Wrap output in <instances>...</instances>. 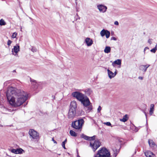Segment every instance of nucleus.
Here are the masks:
<instances>
[{
  "mask_svg": "<svg viewBox=\"0 0 157 157\" xmlns=\"http://www.w3.org/2000/svg\"><path fill=\"white\" fill-rule=\"evenodd\" d=\"M7 99L9 103L15 107L21 105L27 99V93L23 91L10 87L6 92Z\"/></svg>",
  "mask_w": 157,
  "mask_h": 157,
  "instance_id": "f257e3e1",
  "label": "nucleus"
},
{
  "mask_svg": "<svg viewBox=\"0 0 157 157\" xmlns=\"http://www.w3.org/2000/svg\"><path fill=\"white\" fill-rule=\"evenodd\" d=\"M72 95L81 102L84 108H87V109L86 110L87 112H89L92 109V105L89 98L84 94L79 92L75 91L72 93Z\"/></svg>",
  "mask_w": 157,
  "mask_h": 157,
  "instance_id": "f03ea898",
  "label": "nucleus"
},
{
  "mask_svg": "<svg viewBox=\"0 0 157 157\" xmlns=\"http://www.w3.org/2000/svg\"><path fill=\"white\" fill-rule=\"evenodd\" d=\"M95 157H110V152L107 148L105 147L102 148L98 151Z\"/></svg>",
  "mask_w": 157,
  "mask_h": 157,
  "instance_id": "7ed1b4c3",
  "label": "nucleus"
},
{
  "mask_svg": "<svg viewBox=\"0 0 157 157\" xmlns=\"http://www.w3.org/2000/svg\"><path fill=\"white\" fill-rule=\"evenodd\" d=\"M84 122V121L82 119H78L72 123V126L75 129L81 131Z\"/></svg>",
  "mask_w": 157,
  "mask_h": 157,
  "instance_id": "20e7f679",
  "label": "nucleus"
},
{
  "mask_svg": "<svg viewBox=\"0 0 157 157\" xmlns=\"http://www.w3.org/2000/svg\"><path fill=\"white\" fill-rule=\"evenodd\" d=\"M101 143L98 140H95L94 141H91L90 142V145L94 151H95L100 146Z\"/></svg>",
  "mask_w": 157,
  "mask_h": 157,
  "instance_id": "39448f33",
  "label": "nucleus"
},
{
  "mask_svg": "<svg viewBox=\"0 0 157 157\" xmlns=\"http://www.w3.org/2000/svg\"><path fill=\"white\" fill-rule=\"evenodd\" d=\"M29 133L31 138L33 139H37L38 138L39 134L37 132L33 129L29 130Z\"/></svg>",
  "mask_w": 157,
  "mask_h": 157,
  "instance_id": "423d86ee",
  "label": "nucleus"
},
{
  "mask_svg": "<svg viewBox=\"0 0 157 157\" xmlns=\"http://www.w3.org/2000/svg\"><path fill=\"white\" fill-rule=\"evenodd\" d=\"M97 9L100 12L105 13L107 9V7L105 6L103 4H99L97 6Z\"/></svg>",
  "mask_w": 157,
  "mask_h": 157,
  "instance_id": "0eeeda50",
  "label": "nucleus"
},
{
  "mask_svg": "<svg viewBox=\"0 0 157 157\" xmlns=\"http://www.w3.org/2000/svg\"><path fill=\"white\" fill-rule=\"evenodd\" d=\"M76 113V110L70 109L67 115L68 118L70 119H72L75 117Z\"/></svg>",
  "mask_w": 157,
  "mask_h": 157,
  "instance_id": "6e6552de",
  "label": "nucleus"
},
{
  "mask_svg": "<svg viewBox=\"0 0 157 157\" xmlns=\"http://www.w3.org/2000/svg\"><path fill=\"white\" fill-rule=\"evenodd\" d=\"M100 34L101 36L102 37L105 35L106 37L107 38H108L110 36V33L109 31L107 30L103 29L100 32Z\"/></svg>",
  "mask_w": 157,
  "mask_h": 157,
  "instance_id": "1a4fd4ad",
  "label": "nucleus"
},
{
  "mask_svg": "<svg viewBox=\"0 0 157 157\" xmlns=\"http://www.w3.org/2000/svg\"><path fill=\"white\" fill-rule=\"evenodd\" d=\"M20 51V47L18 45L14 46L13 48L12 49V54L15 56L17 55V53Z\"/></svg>",
  "mask_w": 157,
  "mask_h": 157,
  "instance_id": "9d476101",
  "label": "nucleus"
},
{
  "mask_svg": "<svg viewBox=\"0 0 157 157\" xmlns=\"http://www.w3.org/2000/svg\"><path fill=\"white\" fill-rule=\"evenodd\" d=\"M81 137L82 138H84L86 140H93L95 139L96 136H93L89 137L84 134H82L81 135Z\"/></svg>",
  "mask_w": 157,
  "mask_h": 157,
  "instance_id": "9b49d317",
  "label": "nucleus"
},
{
  "mask_svg": "<svg viewBox=\"0 0 157 157\" xmlns=\"http://www.w3.org/2000/svg\"><path fill=\"white\" fill-rule=\"evenodd\" d=\"M77 108V103L76 101H71L70 103V109L76 110Z\"/></svg>",
  "mask_w": 157,
  "mask_h": 157,
  "instance_id": "f8f14e48",
  "label": "nucleus"
},
{
  "mask_svg": "<svg viewBox=\"0 0 157 157\" xmlns=\"http://www.w3.org/2000/svg\"><path fill=\"white\" fill-rule=\"evenodd\" d=\"M121 60L120 59H117V60L114 61L112 63V65L113 67H115V65H119V68H120L121 67Z\"/></svg>",
  "mask_w": 157,
  "mask_h": 157,
  "instance_id": "ddd939ff",
  "label": "nucleus"
},
{
  "mask_svg": "<svg viewBox=\"0 0 157 157\" xmlns=\"http://www.w3.org/2000/svg\"><path fill=\"white\" fill-rule=\"evenodd\" d=\"M85 41L88 46H91L93 43V41L92 39L88 37H87L85 39Z\"/></svg>",
  "mask_w": 157,
  "mask_h": 157,
  "instance_id": "4468645a",
  "label": "nucleus"
},
{
  "mask_svg": "<svg viewBox=\"0 0 157 157\" xmlns=\"http://www.w3.org/2000/svg\"><path fill=\"white\" fill-rule=\"evenodd\" d=\"M107 71L108 72V76L110 79H111L114 77L113 73L112 71H110L109 69H107Z\"/></svg>",
  "mask_w": 157,
  "mask_h": 157,
  "instance_id": "2eb2a0df",
  "label": "nucleus"
},
{
  "mask_svg": "<svg viewBox=\"0 0 157 157\" xmlns=\"http://www.w3.org/2000/svg\"><path fill=\"white\" fill-rule=\"evenodd\" d=\"M145 156L147 157H152L154 154L150 151H147L145 153Z\"/></svg>",
  "mask_w": 157,
  "mask_h": 157,
  "instance_id": "dca6fc26",
  "label": "nucleus"
},
{
  "mask_svg": "<svg viewBox=\"0 0 157 157\" xmlns=\"http://www.w3.org/2000/svg\"><path fill=\"white\" fill-rule=\"evenodd\" d=\"M148 142L150 147L153 148L155 146V144L152 140H149Z\"/></svg>",
  "mask_w": 157,
  "mask_h": 157,
  "instance_id": "f3484780",
  "label": "nucleus"
},
{
  "mask_svg": "<svg viewBox=\"0 0 157 157\" xmlns=\"http://www.w3.org/2000/svg\"><path fill=\"white\" fill-rule=\"evenodd\" d=\"M154 105L153 104H151L150 106V109L149 110V114L152 115L153 113V112L154 110Z\"/></svg>",
  "mask_w": 157,
  "mask_h": 157,
  "instance_id": "a211bd4d",
  "label": "nucleus"
},
{
  "mask_svg": "<svg viewBox=\"0 0 157 157\" xmlns=\"http://www.w3.org/2000/svg\"><path fill=\"white\" fill-rule=\"evenodd\" d=\"M139 69L145 72L147 71V67L146 66L141 65L139 67Z\"/></svg>",
  "mask_w": 157,
  "mask_h": 157,
  "instance_id": "6ab92c4d",
  "label": "nucleus"
},
{
  "mask_svg": "<svg viewBox=\"0 0 157 157\" xmlns=\"http://www.w3.org/2000/svg\"><path fill=\"white\" fill-rule=\"evenodd\" d=\"M31 81L32 82V84L33 86L34 89H36V88H37L38 87V84L36 82V81L31 80Z\"/></svg>",
  "mask_w": 157,
  "mask_h": 157,
  "instance_id": "aec40b11",
  "label": "nucleus"
},
{
  "mask_svg": "<svg viewBox=\"0 0 157 157\" xmlns=\"http://www.w3.org/2000/svg\"><path fill=\"white\" fill-rule=\"evenodd\" d=\"M111 51V48L109 46H106L104 50L105 53H108L110 52Z\"/></svg>",
  "mask_w": 157,
  "mask_h": 157,
  "instance_id": "412c9836",
  "label": "nucleus"
},
{
  "mask_svg": "<svg viewBox=\"0 0 157 157\" xmlns=\"http://www.w3.org/2000/svg\"><path fill=\"white\" fill-rule=\"evenodd\" d=\"M70 134L71 136H73L76 137L77 136V134L72 130H71L70 131Z\"/></svg>",
  "mask_w": 157,
  "mask_h": 157,
  "instance_id": "4be33fe9",
  "label": "nucleus"
},
{
  "mask_svg": "<svg viewBox=\"0 0 157 157\" xmlns=\"http://www.w3.org/2000/svg\"><path fill=\"white\" fill-rule=\"evenodd\" d=\"M17 154H22L23 153V152H24V151L22 148H19L17 149Z\"/></svg>",
  "mask_w": 157,
  "mask_h": 157,
  "instance_id": "5701e85b",
  "label": "nucleus"
},
{
  "mask_svg": "<svg viewBox=\"0 0 157 157\" xmlns=\"http://www.w3.org/2000/svg\"><path fill=\"white\" fill-rule=\"evenodd\" d=\"M85 91L86 94L87 95H90L92 92L91 90L90 89H86Z\"/></svg>",
  "mask_w": 157,
  "mask_h": 157,
  "instance_id": "b1692460",
  "label": "nucleus"
},
{
  "mask_svg": "<svg viewBox=\"0 0 157 157\" xmlns=\"http://www.w3.org/2000/svg\"><path fill=\"white\" fill-rule=\"evenodd\" d=\"M9 151L12 153L17 154V149H9Z\"/></svg>",
  "mask_w": 157,
  "mask_h": 157,
  "instance_id": "393cba45",
  "label": "nucleus"
},
{
  "mask_svg": "<svg viewBox=\"0 0 157 157\" xmlns=\"http://www.w3.org/2000/svg\"><path fill=\"white\" fill-rule=\"evenodd\" d=\"M6 23L3 20L1 19L0 20V25H6Z\"/></svg>",
  "mask_w": 157,
  "mask_h": 157,
  "instance_id": "a878e982",
  "label": "nucleus"
},
{
  "mask_svg": "<svg viewBox=\"0 0 157 157\" xmlns=\"http://www.w3.org/2000/svg\"><path fill=\"white\" fill-rule=\"evenodd\" d=\"M66 142H67V139H65V140L62 142V147L64 149H66V147H65V144L66 143Z\"/></svg>",
  "mask_w": 157,
  "mask_h": 157,
  "instance_id": "bb28decb",
  "label": "nucleus"
},
{
  "mask_svg": "<svg viewBox=\"0 0 157 157\" xmlns=\"http://www.w3.org/2000/svg\"><path fill=\"white\" fill-rule=\"evenodd\" d=\"M156 50H157L156 48H155H155H154L153 49L151 50L150 51L151 52H153L154 53H155L156 52Z\"/></svg>",
  "mask_w": 157,
  "mask_h": 157,
  "instance_id": "cd10ccee",
  "label": "nucleus"
},
{
  "mask_svg": "<svg viewBox=\"0 0 157 157\" xmlns=\"http://www.w3.org/2000/svg\"><path fill=\"white\" fill-rule=\"evenodd\" d=\"M17 35V33H13L12 36V38H14L16 37V36Z\"/></svg>",
  "mask_w": 157,
  "mask_h": 157,
  "instance_id": "c85d7f7f",
  "label": "nucleus"
},
{
  "mask_svg": "<svg viewBox=\"0 0 157 157\" xmlns=\"http://www.w3.org/2000/svg\"><path fill=\"white\" fill-rule=\"evenodd\" d=\"M127 119L125 117V116H124L122 119H121V121L123 122H125L127 121Z\"/></svg>",
  "mask_w": 157,
  "mask_h": 157,
  "instance_id": "c756f323",
  "label": "nucleus"
},
{
  "mask_svg": "<svg viewBox=\"0 0 157 157\" xmlns=\"http://www.w3.org/2000/svg\"><path fill=\"white\" fill-rule=\"evenodd\" d=\"M32 51L33 52H36L37 51V49L35 47H32L31 49Z\"/></svg>",
  "mask_w": 157,
  "mask_h": 157,
  "instance_id": "7c9ffc66",
  "label": "nucleus"
},
{
  "mask_svg": "<svg viewBox=\"0 0 157 157\" xmlns=\"http://www.w3.org/2000/svg\"><path fill=\"white\" fill-rule=\"evenodd\" d=\"M104 124L108 126H110L111 125V123L109 122H105Z\"/></svg>",
  "mask_w": 157,
  "mask_h": 157,
  "instance_id": "2f4dec72",
  "label": "nucleus"
},
{
  "mask_svg": "<svg viewBox=\"0 0 157 157\" xmlns=\"http://www.w3.org/2000/svg\"><path fill=\"white\" fill-rule=\"evenodd\" d=\"M12 41L10 40H9L7 42V45L8 46H10L11 44Z\"/></svg>",
  "mask_w": 157,
  "mask_h": 157,
  "instance_id": "473e14b6",
  "label": "nucleus"
},
{
  "mask_svg": "<svg viewBox=\"0 0 157 157\" xmlns=\"http://www.w3.org/2000/svg\"><path fill=\"white\" fill-rule=\"evenodd\" d=\"M101 107L100 106H99L97 109V112L98 113H99L100 111L101 110Z\"/></svg>",
  "mask_w": 157,
  "mask_h": 157,
  "instance_id": "72a5a7b5",
  "label": "nucleus"
},
{
  "mask_svg": "<svg viewBox=\"0 0 157 157\" xmlns=\"http://www.w3.org/2000/svg\"><path fill=\"white\" fill-rule=\"evenodd\" d=\"M111 40H114L116 41V40H117V38H115V37H113H113H112L111 38Z\"/></svg>",
  "mask_w": 157,
  "mask_h": 157,
  "instance_id": "f704fd0d",
  "label": "nucleus"
},
{
  "mask_svg": "<svg viewBox=\"0 0 157 157\" xmlns=\"http://www.w3.org/2000/svg\"><path fill=\"white\" fill-rule=\"evenodd\" d=\"M151 39H149L148 40V42L150 44H151V43H152V41H151Z\"/></svg>",
  "mask_w": 157,
  "mask_h": 157,
  "instance_id": "c9c22d12",
  "label": "nucleus"
},
{
  "mask_svg": "<svg viewBox=\"0 0 157 157\" xmlns=\"http://www.w3.org/2000/svg\"><path fill=\"white\" fill-rule=\"evenodd\" d=\"M114 24L116 25H119L118 22L117 21H115Z\"/></svg>",
  "mask_w": 157,
  "mask_h": 157,
  "instance_id": "e433bc0d",
  "label": "nucleus"
},
{
  "mask_svg": "<svg viewBox=\"0 0 157 157\" xmlns=\"http://www.w3.org/2000/svg\"><path fill=\"white\" fill-rule=\"evenodd\" d=\"M149 49V48L148 47H146L144 48V53L145 52V51L146 50V49Z\"/></svg>",
  "mask_w": 157,
  "mask_h": 157,
  "instance_id": "4c0bfd02",
  "label": "nucleus"
},
{
  "mask_svg": "<svg viewBox=\"0 0 157 157\" xmlns=\"http://www.w3.org/2000/svg\"><path fill=\"white\" fill-rule=\"evenodd\" d=\"M117 71L116 70L115 72H114V73H113V74H114V77L116 76V75L117 74Z\"/></svg>",
  "mask_w": 157,
  "mask_h": 157,
  "instance_id": "58836bf2",
  "label": "nucleus"
},
{
  "mask_svg": "<svg viewBox=\"0 0 157 157\" xmlns=\"http://www.w3.org/2000/svg\"><path fill=\"white\" fill-rule=\"evenodd\" d=\"M138 78L141 80H143V77L140 76L138 77Z\"/></svg>",
  "mask_w": 157,
  "mask_h": 157,
  "instance_id": "ea45409f",
  "label": "nucleus"
},
{
  "mask_svg": "<svg viewBox=\"0 0 157 157\" xmlns=\"http://www.w3.org/2000/svg\"><path fill=\"white\" fill-rule=\"evenodd\" d=\"M52 140L53 141L54 143H57L56 141L54 140L53 138L52 139Z\"/></svg>",
  "mask_w": 157,
  "mask_h": 157,
  "instance_id": "a19ab883",
  "label": "nucleus"
},
{
  "mask_svg": "<svg viewBox=\"0 0 157 157\" xmlns=\"http://www.w3.org/2000/svg\"><path fill=\"white\" fill-rule=\"evenodd\" d=\"M146 66V67H147V69L150 66V65H147Z\"/></svg>",
  "mask_w": 157,
  "mask_h": 157,
  "instance_id": "79ce46f5",
  "label": "nucleus"
},
{
  "mask_svg": "<svg viewBox=\"0 0 157 157\" xmlns=\"http://www.w3.org/2000/svg\"><path fill=\"white\" fill-rule=\"evenodd\" d=\"M144 106L145 109H146L147 107V105H144Z\"/></svg>",
  "mask_w": 157,
  "mask_h": 157,
  "instance_id": "37998d69",
  "label": "nucleus"
},
{
  "mask_svg": "<svg viewBox=\"0 0 157 157\" xmlns=\"http://www.w3.org/2000/svg\"><path fill=\"white\" fill-rule=\"evenodd\" d=\"M155 47V48H156L157 50V44H156Z\"/></svg>",
  "mask_w": 157,
  "mask_h": 157,
  "instance_id": "c03bdc74",
  "label": "nucleus"
},
{
  "mask_svg": "<svg viewBox=\"0 0 157 157\" xmlns=\"http://www.w3.org/2000/svg\"><path fill=\"white\" fill-rule=\"evenodd\" d=\"M144 114H145L146 117H147V114H146V113L145 112H144Z\"/></svg>",
  "mask_w": 157,
  "mask_h": 157,
  "instance_id": "a18cd8bd",
  "label": "nucleus"
},
{
  "mask_svg": "<svg viewBox=\"0 0 157 157\" xmlns=\"http://www.w3.org/2000/svg\"><path fill=\"white\" fill-rule=\"evenodd\" d=\"M0 127H3V125H1V124H0Z\"/></svg>",
  "mask_w": 157,
  "mask_h": 157,
  "instance_id": "49530a36",
  "label": "nucleus"
},
{
  "mask_svg": "<svg viewBox=\"0 0 157 157\" xmlns=\"http://www.w3.org/2000/svg\"><path fill=\"white\" fill-rule=\"evenodd\" d=\"M117 154H115V157L117 156Z\"/></svg>",
  "mask_w": 157,
  "mask_h": 157,
  "instance_id": "de8ad7c7",
  "label": "nucleus"
},
{
  "mask_svg": "<svg viewBox=\"0 0 157 157\" xmlns=\"http://www.w3.org/2000/svg\"><path fill=\"white\" fill-rule=\"evenodd\" d=\"M16 71L15 70L13 71V72H15Z\"/></svg>",
  "mask_w": 157,
  "mask_h": 157,
  "instance_id": "09e8293b",
  "label": "nucleus"
},
{
  "mask_svg": "<svg viewBox=\"0 0 157 157\" xmlns=\"http://www.w3.org/2000/svg\"><path fill=\"white\" fill-rule=\"evenodd\" d=\"M6 84V82H5V83H4V85H5Z\"/></svg>",
  "mask_w": 157,
  "mask_h": 157,
  "instance_id": "8fccbe9b",
  "label": "nucleus"
},
{
  "mask_svg": "<svg viewBox=\"0 0 157 157\" xmlns=\"http://www.w3.org/2000/svg\"><path fill=\"white\" fill-rule=\"evenodd\" d=\"M77 157H80L78 155H77Z\"/></svg>",
  "mask_w": 157,
  "mask_h": 157,
  "instance_id": "3c124183",
  "label": "nucleus"
}]
</instances>
